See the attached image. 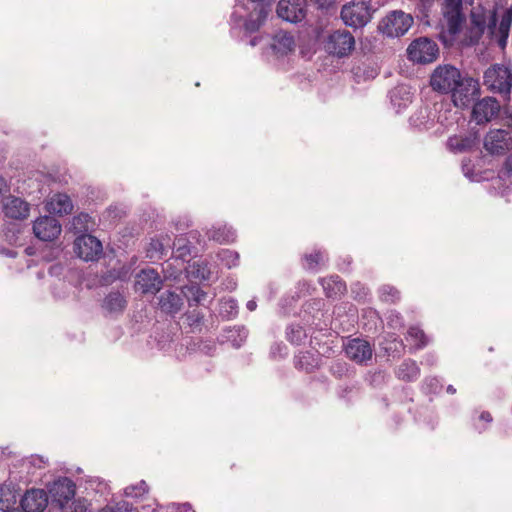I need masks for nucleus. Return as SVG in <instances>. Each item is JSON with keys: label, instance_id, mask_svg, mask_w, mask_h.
Wrapping results in <instances>:
<instances>
[{"label": "nucleus", "instance_id": "nucleus-55", "mask_svg": "<svg viewBox=\"0 0 512 512\" xmlns=\"http://www.w3.org/2000/svg\"><path fill=\"white\" fill-rule=\"evenodd\" d=\"M447 392L451 393V394H454L456 392V390H455V388L452 385H449L447 387Z\"/></svg>", "mask_w": 512, "mask_h": 512}, {"label": "nucleus", "instance_id": "nucleus-5", "mask_svg": "<svg viewBox=\"0 0 512 512\" xmlns=\"http://www.w3.org/2000/svg\"><path fill=\"white\" fill-rule=\"evenodd\" d=\"M413 22V17L410 14L395 10L382 19L379 30L387 37L398 38L407 33Z\"/></svg>", "mask_w": 512, "mask_h": 512}, {"label": "nucleus", "instance_id": "nucleus-4", "mask_svg": "<svg viewBox=\"0 0 512 512\" xmlns=\"http://www.w3.org/2000/svg\"><path fill=\"white\" fill-rule=\"evenodd\" d=\"M464 4H473V0H444L442 4V15L446 21L449 34H458L466 21Z\"/></svg>", "mask_w": 512, "mask_h": 512}, {"label": "nucleus", "instance_id": "nucleus-37", "mask_svg": "<svg viewBox=\"0 0 512 512\" xmlns=\"http://www.w3.org/2000/svg\"><path fill=\"white\" fill-rule=\"evenodd\" d=\"M230 333L228 338L232 341L234 347H240L248 337V331L244 327H237L231 330Z\"/></svg>", "mask_w": 512, "mask_h": 512}, {"label": "nucleus", "instance_id": "nucleus-39", "mask_svg": "<svg viewBox=\"0 0 512 512\" xmlns=\"http://www.w3.org/2000/svg\"><path fill=\"white\" fill-rule=\"evenodd\" d=\"M266 15V10L264 8H261L258 12L257 20H253L250 18L245 22V29L249 32L257 31L260 28L261 24L264 22Z\"/></svg>", "mask_w": 512, "mask_h": 512}, {"label": "nucleus", "instance_id": "nucleus-13", "mask_svg": "<svg viewBox=\"0 0 512 512\" xmlns=\"http://www.w3.org/2000/svg\"><path fill=\"white\" fill-rule=\"evenodd\" d=\"M497 13L493 11L489 17L487 29L491 36L495 35L496 31L499 34L498 44L505 47L509 36L510 27L512 25V7L506 9L501 17L499 26L497 27Z\"/></svg>", "mask_w": 512, "mask_h": 512}, {"label": "nucleus", "instance_id": "nucleus-51", "mask_svg": "<svg viewBox=\"0 0 512 512\" xmlns=\"http://www.w3.org/2000/svg\"><path fill=\"white\" fill-rule=\"evenodd\" d=\"M480 419L487 423L492 422V416L489 412H482L480 415Z\"/></svg>", "mask_w": 512, "mask_h": 512}, {"label": "nucleus", "instance_id": "nucleus-28", "mask_svg": "<svg viewBox=\"0 0 512 512\" xmlns=\"http://www.w3.org/2000/svg\"><path fill=\"white\" fill-rule=\"evenodd\" d=\"M192 244L187 235L181 234L175 237L173 241V253L177 258L184 259L191 254Z\"/></svg>", "mask_w": 512, "mask_h": 512}, {"label": "nucleus", "instance_id": "nucleus-42", "mask_svg": "<svg viewBox=\"0 0 512 512\" xmlns=\"http://www.w3.org/2000/svg\"><path fill=\"white\" fill-rule=\"evenodd\" d=\"M387 323L392 329H400L403 327V319L401 315L395 311L390 312Z\"/></svg>", "mask_w": 512, "mask_h": 512}, {"label": "nucleus", "instance_id": "nucleus-2", "mask_svg": "<svg viewBox=\"0 0 512 512\" xmlns=\"http://www.w3.org/2000/svg\"><path fill=\"white\" fill-rule=\"evenodd\" d=\"M461 72L450 64L438 65L430 76L431 88L441 94H449L459 84Z\"/></svg>", "mask_w": 512, "mask_h": 512}, {"label": "nucleus", "instance_id": "nucleus-11", "mask_svg": "<svg viewBox=\"0 0 512 512\" xmlns=\"http://www.w3.org/2000/svg\"><path fill=\"white\" fill-rule=\"evenodd\" d=\"M512 145L510 132L504 129L490 130L484 139L485 149L494 155L505 154Z\"/></svg>", "mask_w": 512, "mask_h": 512}, {"label": "nucleus", "instance_id": "nucleus-21", "mask_svg": "<svg viewBox=\"0 0 512 512\" xmlns=\"http://www.w3.org/2000/svg\"><path fill=\"white\" fill-rule=\"evenodd\" d=\"M320 284L323 287L326 297L328 298H338L346 291V285L339 276L321 278Z\"/></svg>", "mask_w": 512, "mask_h": 512}, {"label": "nucleus", "instance_id": "nucleus-58", "mask_svg": "<svg viewBox=\"0 0 512 512\" xmlns=\"http://www.w3.org/2000/svg\"><path fill=\"white\" fill-rule=\"evenodd\" d=\"M507 165L509 166V168L512 170V156L508 159L507 161Z\"/></svg>", "mask_w": 512, "mask_h": 512}, {"label": "nucleus", "instance_id": "nucleus-14", "mask_svg": "<svg viewBox=\"0 0 512 512\" xmlns=\"http://www.w3.org/2000/svg\"><path fill=\"white\" fill-rule=\"evenodd\" d=\"M49 493L53 501L57 502L60 508H62V505H66L73 500L75 496V484L67 477L59 478L51 484Z\"/></svg>", "mask_w": 512, "mask_h": 512}, {"label": "nucleus", "instance_id": "nucleus-47", "mask_svg": "<svg viewBox=\"0 0 512 512\" xmlns=\"http://www.w3.org/2000/svg\"><path fill=\"white\" fill-rule=\"evenodd\" d=\"M473 24L478 28L481 34H483L485 29L487 28L484 19H473Z\"/></svg>", "mask_w": 512, "mask_h": 512}, {"label": "nucleus", "instance_id": "nucleus-59", "mask_svg": "<svg viewBox=\"0 0 512 512\" xmlns=\"http://www.w3.org/2000/svg\"><path fill=\"white\" fill-rule=\"evenodd\" d=\"M404 88H397L393 91V96L396 94V93H400Z\"/></svg>", "mask_w": 512, "mask_h": 512}, {"label": "nucleus", "instance_id": "nucleus-20", "mask_svg": "<svg viewBox=\"0 0 512 512\" xmlns=\"http://www.w3.org/2000/svg\"><path fill=\"white\" fill-rule=\"evenodd\" d=\"M183 305L182 298L179 294L172 291H165L159 297V307L167 314L178 313Z\"/></svg>", "mask_w": 512, "mask_h": 512}, {"label": "nucleus", "instance_id": "nucleus-44", "mask_svg": "<svg viewBox=\"0 0 512 512\" xmlns=\"http://www.w3.org/2000/svg\"><path fill=\"white\" fill-rule=\"evenodd\" d=\"M202 320H203V315H201L199 312L193 311L192 313L187 314V316H186V321L190 327L200 326Z\"/></svg>", "mask_w": 512, "mask_h": 512}, {"label": "nucleus", "instance_id": "nucleus-19", "mask_svg": "<svg viewBox=\"0 0 512 512\" xmlns=\"http://www.w3.org/2000/svg\"><path fill=\"white\" fill-rule=\"evenodd\" d=\"M45 208L50 215L63 216L72 212L73 204L66 194H56L47 202Z\"/></svg>", "mask_w": 512, "mask_h": 512}, {"label": "nucleus", "instance_id": "nucleus-32", "mask_svg": "<svg viewBox=\"0 0 512 512\" xmlns=\"http://www.w3.org/2000/svg\"><path fill=\"white\" fill-rule=\"evenodd\" d=\"M449 149L453 152H465L474 145V140L470 137H450L447 141Z\"/></svg>", "mask_w": 512, "mask_h": 512}, {"label": "nucleus", "instance_id": "nucleus-61", "mask_svg": "<svg viewBox=\"0 0 512 512\" xmlns=\"http://www.w3.org/2000/svg\"><path fill=\"white\" fill-rule=\"evenodd\" d=\"M369 313L373 316H376V313L374 311H370Z\"/></svg>", "mask_w": 512, "mask_h": 512}, {"label": "nucleus", "instance_id": "nucleus-34", "mask_svg": "<svg viewBox=\"0 0 512 512\" xmlns=\"http://www.w3.org/2000/svg\"><path fill=\"white\" fill-rule=\"evenodd\" d=\"M218 258L222 264L231 269L238 266L240 257L236 251L223 249L218 253Z\"/></svg>", "mask_w": 512, "mask_h": 512}, {"label": "nucleus", "instance_id": "nucleus-40", "mask_svg": "<svg viewBox=\"0 0 512 512\" xmlns=\"http://www.w3.org/2000/svg\"><path fill=\"white\" fill-rule=\"evenodd\" d=\"M220 313L228 317H233L237 314V303L233 299H226L221 302Z\"/></svg>", "mask_w": 512, "mask_h": 512}, {"label": "nucleus", "instance_id": "nucleus-23", "mask_svg": "<svg viewBox=\"0 0 512 512\" xmlns=\"http://www.w3.org/2000/svg\"><path fill=\"white\" fill-rule=\"evenodd\" d=\"M295 47V40L291 33L286 31H279L273 37L272 48L282 55H286L293 51Z\"/></svg>", "mask_w": 512, "mask_h": 512}, {"label": "nucleus", "instance_id": "nucleus-8", "mask_svg": "<svg viewBox=\"0 0 512 512\" xmlns=\"http://www.w3.org/2000/svg\"><path fill=\"white\" fill-rule=\"evenodd\" d=\"M74 250L78 257L84 261H95L102 254L103 247L98 238L90 234H84L75 239Z\"/></svg>", "mask_w": 512, "mask_h": 512}, {"label": "nucleus", "instance_id": "nucleus-33", "mask_svg": "<svg viewBox=\"0 0 512 512\" xmlns=\"http://www.w3.org/2000/svg\"><path fill=\"white\" fill-rule=\"evenodd\" d=\"M127 215V209L121 204H115L109 206L102 217L104 221H121Z\"/></svg>", "mask_w": 512, "mask_h": 512}, {"label": "nucleus", "instance_id": "nucleus-54", "mask_svg": "<svg viewBox=\"0 0 512 512\" xmlns=\"http://www.w3.org/2000/svg\"><path fill=\"white\" fill-rule=\"evenodd\" d=\"M425 6H431L433 4V0H420Z\"/></svg>", "mask_w": 512, "mask_h": 512}, {"label": "nucleus", "instance_id": "nucleus-1", "mask_svg": "<svg viewBox=\"0 0 512 512\" xmlns=\"http://www.w3.org/2000/svg\"><path fill=\"white\" fill-rule=\"evenodd\" d=\"M483 84L490 92L509 98L512 89V69L502 64L490 66L484 72Z\"/></svg>", "mask_w": 512, "mask_h": 512}, {"label": "nucleus", "instance_id": "nucleus-10", "mask_svg": "<svg viewBox=\"0 0 512 512\" xmlns=\"http://www.w3.org/2000/svg\"><path fill=\"white\" fill-rule=\"evenodd\" d=\"M355 46L353 35L347 30H337L331 33L326 43V50L338 57L347 56Z\"/></svg>", "mask_w": 512, "mask_h": 512}, {"label": "nucleus", "instance_id": "nucleus-50", "mask_svg": "<svg viewBox=\"0 0 512 512\" xmlns=\"http://www.w3.org/2000/svg\"><path fill=\"white\" fill-rule=\"evenodd\" d=\"M99 512H120V508L116 506H106L99 510Z\"/></svg>", "mask_w": 512, "mask_h": 512}, {"label": "nucleus", "instance_id": "nucleus-48", "mask_svg": "<svg viewBox=\"0 0 512 512\" xmlns=\"http://www.w3.org/2000/svg\"><path fill=\"white\" fill-rule=\"evenodd\" d=\"M9 192V186L3 177H0V196Z\"/></svg>", "mask_w": 512, "mask_h": 512}, {"label": "nucleus", "instance_id": "nucleus-6", "mask_svg": "<svg viewBox=\"0 0 512 512\" xmlns=\"http://www.w3.org/2000/svg\"><path fill=\"white\" fill-rule=\"evenodd\" d=\"M438 52L437 44L426 37L415 39L407 48L408 58L413 62L422 64L435 61Z\"/></svg>", "mask_w": 512, "mask_h": 512}, {"label": "nucleus", "instance_id": "nucleus-27", "mask_svg": "<svg viewBox=\"0 0 512 512\" xmlns=\"http://www.w3.org/2000/svg\"><path fill=\"white\" fill-rule=\"evenodd\" d=\"M406 340L410 343V348L419 350L428 344V338L419 327L412 326L409 328Z\"/></svg>", "mask_w": 512, "mask_h": 512}, {"label": "nucleus", "instance_id": "nucleus-15", "mask_svg": "<svg viewBox=\"0 0 512 512\" xmlns=\"http://www.w3.org/2000/svg\"><path fill=\"white\" fill-rule=\"evenodd\" d=\"M162 279L158 272L154 269H143L136 277V289L143 294H155L160 291L162 287Z\"/></svg>", "mask_w": 512, "mask_h": 512}, {"label": "nucleus", "instance_id": "nucleus-46", "mask_svg": "<svg viewBox=\"0 0 512 512\" xmlns=\"http://www.w3.org/2000/svg\"><path fill=\"white\" fill-rule=\"evenodd\" d=\"M74 220L77 221V224H88L92 222L91 216L87 213H80Z\"/></svg>", "mask_w": 512, "mask_h": 512}, {"label": "nucleus", "instance_id": "nucleus-9", "mask_svg": "<svg viewBox=\"0 0 512 512\" xmlns=\"http://www.w3.org/2000/svg\"><path fill=\"white\" fill-rule=\"evenodd\" d=\"M278 17L289 23H299L306 18V0H280L276 9Z\"/></svg>", "mask_w": 512, "mask_h": 512}, {"label": "nucleus", "instance_id": "nucleus-38", "mask_svg": "<svg viewBox=\"0 0 512 512\" xmlns=\"http://www.w3.org/2000/svg\"><path fill=\"white\" fill-rule=\"evenodd\" d=\"M381 300L385 302H395L399 299V292L392 286L384 285L379 290Z\"/></svg>", "mask_w": 512, "mask_h": 512}, {"label": "nucleus", "instance_id": "nucleus-24", "mask_svg": "<svg viewBox=\"0 0 512 512\" xmlns=\"http://www.w3.org/2000/svg\"><path fill=\"white\" fill-rule=\"evenodd\" d=\"M420 375V368L416 361L408 359L401 363L396 371L398 379L411 382L418 379Z\"/></svg>", "mask_w": 512, "mask_h": 512}, {"label": "nucleus", "instance_id": "nucleus-52", "mask_svg": "<svg viewBox=\"0 0 512 512\" xmlns=\"http://www.w3.org/2000/svg\"><path fill=\"white\" fill-rule=\"evenodd\" d=\"M150 245H151L155 250H157V251H159V252H161V253H162L163 245H162V243H160L158 240H156V241H154V240H153V241L150 243Z\"/></svg>", "mask_w": 512, "mask_h": 512}, {"label": "nucleus", "instance_id": "nucleus-60", "mask_svg": "<svg viewBox=\"0 0 512 512\" xmlns=\"http://www.w3.org/2000/svg\"><path fill=\"white\" fill-rule=\"evenodd\" d=\"M251 2H265L266 0H250Z\"/></svg>", "mask_w": 512, "mask_h": 512}, {"label": "nucleus", "instance_id": "nucleus-35", "mask_svg": "<svg viewBox=\"0 0 512 512\" xmlns=\"http://www.w3.org/2000/svg\"><path fill=\"white\" fill-rule=\"evenodd\" d=\"M148 493V485L144 480L129 485L124 489V495L131 498H140Z\"/></svg>", "mask_w": 512, "mask_h": 512}, {"label": "nucleus", "instance_id": "nucleus-22", "mask_svg": "<svg viewBox=\"0 0 512 512\" xmlns=\"http://www.w3.org/2000/svg\"><path fill=\"white\" fill-rule=\"evenodd\" d=\"M127 301L120 292H110L102 302V308L109 314H120L126 308Z\"/></svg>", "mask_w": 512, "mask_h": 512}, {"label": "nucleus", "instance_id": "nucleus-41", "mask_svg": "<svg viewBox=\"0 0 512 512\" xmlns=\"http://www.w3.org/2000/svg\"><path fill=\"white\" fill-rule=\"evenodd\" d=\"M304 336V332L301 327L291 326L287 329V337L289 341L294 344H299Z\"/></svg>", "mask_w": 512, "mask_h": 512}, {"label": "nucleus", "instance_id": "nucleus-29", "mask_svg": "<svg viewBox=\"0 0 512 512\" xmlns=\"http://www.w3.org/2000/svg\"><path fill=\"white\" fill-rule=\"evenodd\" d=\"M62 226H32L34 235L41 241H53L61 233Z\"/></svg>", "mask_w": 512, "mask_h": 512}, {"label": "nucleus", "instance_id": "nucleus-18", "mask_svg": "<svg viewBox=\"0 0 512 512\" xmlns=\"http://www.w3.org/2000/svg\"><path fill=\"white\" fill-rule=\"evenodd\" d=\"M47 503V494L43 489H31L21 499V507L24 512H42Z\"/></svg>", "mask_w": 512, "mask_h": 512}, {"label": "nucleus", "instance_id": "nucleus-36", "mask_svg": "<svg viewBox=\"0 0 512 512\" xmlns=\"http://www.w3.org/2000/svg\"><path fill=\"white\" fill-rule=\"evenodd\" d=\"M192 274L194 277L201 280H209L211 277V269L209 264L205 261H198L192 265Z\"/></svg>", "mask_w": 512, "mask_h": 512}, {"label": "nucleus", "instance_id": "nucleus-30", "mask_svg": "<svg viewBox=\"0 0 512 512\" xmlns=\"http://www.w3.org/2000/svg\"><path fill=\"white\" fill-rule=\"evenodd\" d=\"M304 268L311 271H317L320 266L325 264L326 255L322 251H314L304 255Z\"/></svg>", "mask_w": 512, "mask_h": 512}, {"label": "nucleus", "instance_id": "nucleus-57", "mask_svg": "<svg viewBox=\"0 0 512 512\" xmlns=\"http://www.w3.org/2000/svg\"><path fill=\"white\" fill-rule=\"evenodd\" d=\"M0 509L3 510L4 512H21L18 509L5 510L3 506H1Z\"/></svg>", "mask_w": 512, "mask_h": 512}, {"label": "nucleus", "instance_id": "nucleus-49", "mask_svg": "<svg viewBox=\"0 0 512 512\" xmlns=\"http://www.w3.org/2000/svg\"><path fill=\"white\" fill-rule=\"evenodd\" d=\"M179 512H194L192 506L189 503H183L178 505Z\"/></svg>", "mask_w": 512, "mask_h": 512}, {"label": "nucleus", "instance_id": "nucleus-16", "mask_svg": "<svg viewBox=\"0 0 512 512\" xmlns=\"http://www.w3.org/2000/svg\"><path fill=\"white\" fill-rule=\"evenodd\" d=\"M345 352L349 359L359 364H363L369 361L373 354L370 343L359 338L348 341L345 346Z\"/></svg>", "mask_w": 512, "mask_h": 512}, {"label": "nucleus", "instance_id": "nucleus-26", "mask_svg": "<svg viewBox=\"0 0 512 512\" xmlns=\"http://www.w3.org/2000/svg\"><path fill=\"white\" fill-rule=\"evenodd\" d=\"M182 293L187 299L189 306L202 304L207 297L206 292H204L198 285L184 286Z\"/></svg>", "mask_w": 512, "mask_h": 512}, {"label": "nucleus", "instance_id": "nucleus-3", "mask_svg": "<svg viewBox=\"0 0 512 512\" xmlns=\"http://www.w3.org/2000/svg\"><path fill=\"white\" fill-rule=\"evenodd\" d=\"M346 26L354 29L367 25L372 18V10L369 2L357 0L343 5L340 13Z\"/></svg>", "mask_w": 512, "mask_h": 512}, {"label": "nucleus", "instance_id": "nucleus-53", "mask_svg": "<svg viewBox=\"0 0 512 512\" xmlns=\"http://www.w3.org/2000/svg\"><path fill=\"white\" fill-rule=\"evenodd\" d=\"M246 306H247V309L249 311H254L256 309V307H257V304H256V302L254 300H250V301L247 302Z\"/></svg>", "mask_w": 512, "mask_h": 512}, {"label": "nucleus", "instance_id": "nucleus-56", "mask_svg": "<svg viewBox=\"0 0 512 512\" xmlns=\"http://www.w3.org/2000/svg\"><path fill=\"white\" fill-rule=\"evenodd\" d=\"M31 224L37 225V224H43L42 218H36L34 221H32Z\"/></svg>", "mask_w": 512, "mask_h": 512}, {"label": "nucleus", "instance_id": "nucleus-45", "mask_svg": "<svg viewBox=\"0 0 512 512\" xmlns=\"http://www.w3.org/2000/svg\"><path fill=\"white\" fill-rule=\"evenodd\" d=\"M334 1L335 0H311L312 4L321 10H328L334 4Z\"/></svg>", "mask_w": 512, "mask_h": 512}, {"label": "nucleus", "instance_id": "nucleus-7", "mask_svg": "<svg viewBox=\"0 0 512 512\" xmlns=\"http://www.w3.org/2000/svg\"><path fill=\"white\" fill-rule=\"evenodd\" d=\"M452 101L456 107L466 108L480 94L479 82L472 77H463L452 89Z\"/></svg>", "mask_w": 512, "mask_h": 512}, {"label": "nucleus", "instance_id": "nucleus-43", "mask_svg": "<svg viewBox=\"0 0 512 512\" xmlns=\"http://www.w3.org/2000/svg\"><path fill=\"white\" fill-rule=\"evenodd\" d=\"M62 512H86V509L83 504L79 501H70L66 505H62Z\"/></svg>", "mask_w": 512, "mask_h": 512}, {"label": "nucleus", "instance_id": "nucleus-25", "mask_svg": "<svg viewBox=\"0 0 512 512\" xmlns=\"http://www.w3.org/2000/svg\"><path fill=\"white\" fill-rule=\"evenodd\" d=\"M208 236L219 244L232 243L236 238L235 231L231 226H213L208 231Z\"/></svg>", "mask_w": 512, "mask_h": 512}, {"label": "nucleus", "instance_id": "nucleus-31", "mask_svg": "<svg viewBox=\"0 0 512 512\" xmlns=\"http://www.w3.org/2000/svg\"><path fill=\"white\" fill-rule=\"evenodd\" d=\"M318 365L317 359L310 352H300L295 357V366L306 372H311Z\"/></svg>", "mask_w": 512, "mask_h": 512}, {"label": "nucleus", "instance_id": "nucleus-12", "mask_svg": "<svg viewBox=\"0 0 512 512\" xmlns=\"http://www.w3.org/2000/svg\"><path fill=\"white\" fill-rule=\"evenodd\" d=\"M500 111L499 102L493 97H484L477 101L472 109V118L478 124H485L494 119Z\"/></svg>", "mask_w": 512, "mask_h": 512}, {"label": "nucleus", "instance_id": "nucleus-17", "mask_svg": "<svg viewBox=\"0 0 512 512\" xmlns=\"http://www.w3.org/2000/svg\"><path fill=\"white\" fill-rule=\"evenodd\" d=\"M3 212L10 219L25 220L30 213V204L19 197L9 196L3 201Z\"/></svg>", "mask_w": 512, "mask_h": 512}]
</instances>
